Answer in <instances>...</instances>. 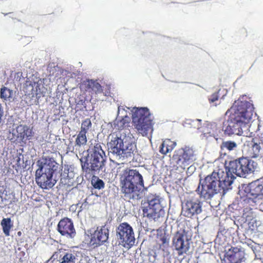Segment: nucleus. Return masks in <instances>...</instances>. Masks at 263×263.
Wrapping results in <instances>:
<instances>
[{
  "label": "nucleus",
  "mask_w": 263,
  "mask_h": 263,
  "mask_svg": "<svg viewBox=\"0 0 263 263\" xmlns=\"http://www.w3.org/2000/svg\"><path fill=\"white\" fill-rule=\"evenodd\" d=\"M234 175H230L222 170L214 171L203 180H200L199 184L196 191L200 197L208 200L221 191L228 190L234 179Z\"/></svg>",
  "instance_id": "f257e3e1"
},
{
  "label": "nucleus",
  "mask_w": 263,
  "mask_h": 263,
  "mask_svg": "<svg viewBox=\"0 0 263 263\" xmlns=\"http://www.w3.org/2000/svg\"><path fill=\"white\" fill-rule=\"evenodd\" d=\"M234 112L228 120V125L223 129L225 134L229 136L242 133V125L249 122L253 116V105L248 101H235L232 109Z\"/></svg>",
  "instance_id": "f03ea898"
},
{
  "label": "nucleus",
  "mask_w": 263,
  "mask_h": 263,
  "mask_svg": "<svg viewBox=\"0 0 263 263\" xmlns=\"http://www.w3.org/2000/svg\"><path fill=\"white\" fill-rule=\"evenodd\" d=\"M39 168L35 172L37 184L43 189L52 188L57 181L52 178L58 164L52 158H45L42 161H38Z\"/></svg>",
  "instance_id": "7ed1b4c3"
},
{
  "label": "nucleus",
  "mask_w": 263,
  "mask_h": 263,
  "mask_svg": "<svg viewBox=\"0 0 263 263\" xmlns=\"http://www.w3.org/2000/svg\"><path fill=\"white\" fill-rule=\"evenodd\" d=\"M122 192L125 195H130L139 192L144 187L143 177L138 171L126 168L120 178Z\"/></svg>",
  "instance_id": "20e7f679"
},
{
  "label": "nucleus",
  "mask_w": 263,
  "mask_h": 263,
  "mask_svg": "<svg viewBox=\"0 0 263 263\" xmlns=\"http://www.w3.org/2000/svg\"><path fill=\"white\" fill-rule=\"evenodd\" d=\"M133 122L135 128L142 136H147L153 131V123L149 109L147 107H134Z\"/></svg>",
  "instance_id": "39448f33"
},
{
  "label": "nucleus",
  "mask_w": 263,
  "mask_h": 263,
  "mask_svg": "<svg viewBox=\"0 0 263 263\" xmlns=\"http://www.w3.org/2000/svg\"><path fill=\"white\" fill-rule=\"evenodd\" d=\"M254 164L256 163L253 161L247 158H239L229 162L226 168L228 171L226 172L229 173L230 175L234 174L239 177H246L255 171Z\"/></svg>",
  "instance_id": "423d86ee"
},
{
  "label": "nucleus",
  "mask_w": 263,
  "mask_h": 263,
  "mask_svg": "<svg viewBox=\"0 0 263 263\" xmlns=\"http://www.w3.org/2000/svg\"><path fill=\"white\" fill-rule=\"evenodd\" d=\"M106 156L102 149L100 143H96L92 149V153L83 164L82 168L86 172H97L100 171L104 165Z\"/></svg>",
  "instance_id": "0eeeda50"
},
{
  "label": "nucleus",
  "mask_w": 263,
  "mask_h": 263,
  "mask_svg": "<svg viewBox=\"0 0 263 263\" xmlns=\"http://www.w3.org/2000/svg\"><path fill=\"white\" fill-rule=\"evenodd\" d=\"M116 236L119 243L125 248L130 249L135 244L134 232L132 227L127 222H122L117 227Z\"/></svg>",
  "instance_id": "6e6552de"
},
{
  "label": "nucleus",
  "mask_w": 263,
  "mask_h": 263,
  "mask_svg": "<svg viewBox=\"0 0 263 263\" xmlns=\"http://www.w3.org/2000/svg\"><path fill=\"white\" fill-rule=\"evenodd\" d=\"M141 208L143 217L149 220H156L164 214V210L158 197L149 198L147 202L142 204Z\"/></svg>",
  "instance_id": "1a4fd4ad"
},
{
  "label": "nucleus",
  "mask_w": 263,
  "mask_h": 263,
  "mask_svg": "<svg viewBox=\"0 0 263 263\" xmlns=\"http://www.w3.org/2000/svg\"><path fill=\"white\" fill-rule=\"evenodd\" d=\"M202 202L197 198L190 196L182 203V213L187 218H192L202 212Z\"/></svg>",
  "instance_id": "9d476101"
},
{
  "label": "nucleus",
  "mask_w": 263,
  "mask_h": 263,
  "mask_svg": "<svg viewBox=\"0 0 263 263\" xmlns=\"http://www.w3.org/2000/svg\"><path fill=\"white\" fill-rule=\"evenodd\" d=\"M194 156L193 149L185 146L175 152V154L173 155V159L177 165L184 168L194 161Z\"/></svg>",
  "instance_id": "9b49d317"
},
{
  "label": "nucleus",
  "mask_w": 263,
  "mask_h": 263,
  "mask_svg": "<svg viewBox=\"0 0 263 263\" xmlns=\"http://www.w3.org/2000/svg\"><path fill=\"white\" fill-rule=\"evenodd\" d=\"M80 89L90 96L91 99L98 100V96L103 93L102 86L97 80H86L80 84Z\"/></svg>",
  "instance_id": "f8f14e48"
},
{
  "label": "nucleus",
  "mask_w": 263,
  "mask_h": 263,
  "mask_svg": "<svg viewBox=\"0 0 263 263\" xmlns=\"http://www.w3.org/2000/svg\"><path fill=\"white\" fill-rule=\"evenodd\" d=\"M109 231L104 225L98 227L91 234L90 243L94 247H98L106 242L109 237Z\"/></svg>",
  "instance_id": "ddd939ff"
},
{
  "label": "nucleus",
  "mask_w": 263,
  "mask_h": 263,
  "mask_svg": "<svg viewBox=\"0 0 263 263\" xmlns=\"http://www.w3.org/2000/svg\"><path fill=\"white\" fill-rule=\"evenodd\" d=\"M224 256L228 263H242L246 260L245 252L238 247H231L225 252Z\"/></svg>",
  "instance_id": "4468645a"
},
{
  "label": "nucleus",
  "mask_w": 263,
  "mask_h": 263,
  "mask_svg": "<svg viewBox=\"0 0 263 263\" xmlns=\"http://www.w3.org/2000/svg\"><path fill=\"white\" fill-rule=\"evenodd\" d=\"M57 230L62 235L70 238L74 237L76 233L72 220L67 217L62 219L59 222Z\"/></svg>",
  "instance_id": "2eb2a0df"
},
{
  "label": "nucleus",
  "mask_w": 263,
  "mask_h": 263,
  "mask_svg": "<svg viewBox=\"0 0 263 263\" xmlns=\"http://www.w3.org/2000/svg\"><path fill=\"white\" fill-rule=\"evenodd\" d=\"M183 233H177L173 238V245L175 249L178 251L179 255L186 253L190 248L189 239L184 240L185 234Z\"/></svg>",
  "instance_id": "dca6fc26"
},
{
  "label": "nucleus",
  "mask_w": 263,
  "mask_h": 263,
  "mask_svg": "<svg viewBox=\"0 0 263 263\" xmlns=\"http://www.w3.org/2000/svg\"><path fill=\"white\" fill-rule=\"evenodd\" d=\"M33 134V132L29 126L23 124L18 125L13 133V135L16 137L17 139L21 141L31 139Z\"/></svg>",
  "instance_id": "f3484780"
},
{
  "label": "nucleus",
  "mask_w": 263,
  "mask_h": 263,
  "mask_svg": "<svg viewBox=\"0 0 263 263\" xmlns=\"http://www.w3.org/2000/svg\"><path fill=\"white\" fill-rule=\"evenodd\" d=\"M124 143L121 137L113 134L111 136L110 141L107 143L108 148L110 153L118 156L122 148L123 147Z\"/></svg>",
  "instance_id": "a211bd4d"
},
{
  "label": "nucleus",
  "mask_w": 263,
  "mask_h": 263,
  "mask_svg": "<svg viewBox=\"0 0 263 263\" xmlns=\"http://www.w3.org/2000/svg\"><path fill=\"white\" fill-rule=\"evenodd\" d=\"M136 150L137 147L135 143L125 141L118 157L122 160L130 159L136 152Z\"/></svg>",
  "instance_id": "6ab92c4d"
},
{
  "label": "nucleus",
  "mask_w": 263,
  "mask_h": 263,
  "mask_svg": "<svg viewBox=\"0 0 263 263\" xmlns=\"http://www.w3.org/2000/svg\"><path fill=\"white\" fill-rule=\"evenodd\" d=\"M248 195L254 198L263 199V183L255 181L250 183L246 188Z\"/></svg>",
  "instance_id": "aec40b11"
},
{
  "label": "nucleus",
  "mask_w": 263,
  "mask_h": 263,
  "mask_svg": "<svg viewBox=\"0 0 263 263\" xmlns=\"http://www.w3.org/2000/svg\"><path fill=\"white\" fill-rule=\"evenodd\" d=\"M157 245L159 246V250H161L163 252L167 251L169 246L168 235L165 233H161L157 236Z\"/></svg>",
  "instance_id": "412c9836"
},
{
  "label": "nucleus",
  "mask_w": 263,
  "mask_h": 263,
  "mask_svg": "<svg viewBox=\"0 0 263 263\" xmlns=\"http://www.w3.org/2000/svg\"><path fill=\"white\" fill-rule=\"evenodd\" d=\"M15 92L12 89L2 86L0 89V98L4 101L11 102L13 100Z\"/></svg>",
  "instance_id": "4be33fe9"
},
{
  "label": "nucleus",
  "mask_w": 263,
  "mask_h": 263,
  "mask_svg": "<svg viewBox=\"0 0 263 263\" xmlns=\"http://www.w3.org/2000/svg\"><path fill=\"white\" fill-rule=\"evenodd\" d=\"M40 85L35 82H27L26 90V92L32 97L37 96L40 93Z\"/></svg>",
  "instance_id": "5701e85b"
},
{
  "label": "nucleus",
  "mask_w": 263,
  "mask_h": 263,
  "mask_svg": "<svg viewBox=\"0 0 263 263\" xmlns=\"http://www.w3.org/2000/svg\"><path fill=\"white\" fill-rule=\"evenodd\" d=\"M129 121L130 119L126 115L121 119L117 118L114 122V127L118 130H122L128 126Z\"/></svg>",
  "instance_id": "b1692460"
},
{
  "label": "nucleus",
  "mask_w": 263,
  "mask_h": 263,
  "mask_svg": "<svg viewBox=\"0 0 263 263\" xmlns=\"http://www.w3.org/2000/svg\"><path fill=\"white\" fill-rule=\"evenodd\" d=\"M201 120L187 119L184 122V126L187 128L196 129L198 130L202 128Z\"/></svg>",
  "instance_id": "393cba45"
},
{
  "label": "nucleus",
  "mask_w": 263,
  "mask_h": 263,
  "mask_svg": "<svg viewBox=\"0 0 263 263\" xmlns=\"http://www.w3.org/2000/svg\"><path fill=\"white\" fill-rule=\"evenodd\" d=\"M1 224L4 233L6 236H9L10 235V230L13 227V224L11 223V220L10 218H3L1 221Z\"/></svg>",
  "instance_id": "a878e982"
},
{
  "label": "nucleus",
  "mask_w": 263,
  "mask_h": 263,
  "mask_svg": "<svg viewBox=\"0 0 263 263\" xmlns=\"http://www.w3.org/2000/svg\"><path fill=\"white\" fill-rule=\"evenodd\" d=\"M87 142L86 134L79 132L75 140V145L78 147L84 146Z\"/></svg>",
  "instance_id": "bb28decb"
},
{
  "label": "nucleus",
  "mask_w": 263,
  "mask_h": 263,
  "mask_svg": "<svg viewBox=\"0 0 263 263\" xmlns=\"http://www.w3.org/2000/svg\"><path fill=\"white\" fill-rule=\"evenodd\" d=\"M77 255L71 252H66L60 259V263H76Z\"/></svg>",
  "instance_id": "cd10ccee"
},
{
  "label": "nucleus",
  "mask_w": 263,
  "mask_h": 263,
  "mask_svg": "<svg viewBox=\"0 0 263 263\" xmlns=\"http://www.w3.org/2000/svg\"><path fill=\"white\" fill-rule=\"evenodd\" d=\"M260 145L254 142L249 150V155L251 158H257L260 154Z\"/></svg>",
  "instance_id": "c85d7f7f"
},
{
  "label": "nucleus",
  "mask_w": 263,
  "mask_h": 263,
  "mask_svg": "<svg viewBox=\"0 0 263 263\" xmlns=\"http://www.w3.org/2000/svg\"><path fill=\"white\" fill-rule=\"evenodd\" d=\"M92 123L89 118H86L83 120L81 123L80 130L79 132L86 134L91 130Z\"/></svg>",
  "instance_id": "c756f323"
},
{
  "label": "nucleus",
  "mask_w": 263,
  "mask_h": 263,
  "mask_svg": "<svg viewBox=\"0 0 263 263\" xmlns=\"http://www.w3.org/2000/svg\"><path fill=\"white\" fill-rule=\"evenodd\" d=\"M91 184L96 189L101 190L105 187L103 181L97 176H93L91 180Z\"/></svg>",
  "instance_id": "7c9ffc66"
},
{
  "label": "nucleus",
  "mask_w": 263,
  "mask_h": 263,
  "mask_svg": "<svg viewBox=\"0 0 263 263\" xmlns=\"http://www.w3.org/2000/svg\"><path fill=\"white\" fill-rule=\"evenodd\" d=\"M237 144L236 142L232 141H227L222 142L220 148L221 149H227L229 151H232L236 148Z\"/></svg>",
  "instance_id": "2f4dec72"
},
{
  "label": "nucleus",
  "mask_w": 263,
  "mask_h": 263,
  "mask_svg": "<svg viewBox=\"0 0 263 263\" xmlns=\"http://www.w3.org/2000/svg\"><path fill=\"white\" fill-rule=\"evenodd\" d=\"M161 144L166 147V152H171L176 146V143L170 139L165 140Z\"/></svg>",
  "instance_id": "473e14b6"
},
{
  "label": "nucleus",
  "mask_w": 263,
  "mask_h": 263,
  "mask_svg": "<svg viewBox=\"0 0 263 263\" xmlns=\"http://www.w3.org/2000/svg\"><path fill=\"white\" fill-rule=\"evenodd\" d=\"M218 93V92H215L209 96L208 99L210 103H213L218 100L219 97Z\"/></svg>",
  "instance_id": "72a5a7b5"
},
{
  "label": "nucleus",
  "mask_w": 263,
  "mask_h": 263,
  "mask_svg": "<svg viewBox=\"0 0 263 263\" xmlns=\"http://www.w3.org/2000/svg\"><path fill=\"white\" fill-rule=\"evenodd\" d=\"M88 205V202H87V199H85L83 202H81L79 201L77 204V206H80V210L78 211V213L82 211L84 209L87 208Z\"/></svg>",
  "instance_id": "f704fd0d"
},
{
  "label": "nucleus",
  "mask_w": 263,
  "mask_h": 263,
  "mask_svg": "<svg viewBox=\"0 0 263 263\" xmlns=\"http://www.w3.org/2000/svg\"><path fill=\"white\" fill-rule=\"evenodd\" d=\"M166 147L161 144L160 146L159 152L162 154L166 155L167 153H170V152H166Z\"/></svg>",
  "instance_id": "c9c22d12"
},
{
  "label": "nucleus",
  "mask_w": 263,
  "mask_h": 263,
  "mask_svg": "<svg viewBox=\"0 0 263 263\" xmlns=\"http://www.w3.org/2000/svg\"><path fill=\"white\" fill-rule=\"evenodd\" d=\"M121 110L124 111V109L123 108L122 106H120L118 107V115H119V114H120V112Z\"/></svg>",
  "instance_id": "e433bc0d"
},
{
  "label": "nucleus",
  "mask_w": 263,
  "mask_h": 263,
  "mask_svg": "<svg viewBox=\"0 0 263 263\" xmlns=\"http://www.w3.org/2000/svg\"><path fill=\"white\" fill-rule=\"evenodd\" d=\"M17 234H18V235H20L21 234V232H18Z\"/></svg>",
  "instance_id": "4c0bfd02"
},
{
  "label": "nucleus",
  "mask_w": 263,
  "mask_h": 263,
  "mask_svg": "<svg viewBox=\"0 0 263 263\" xmlns=\"http://www.w3.org/2000/svg\"><path fill=\"white\" fill-rule=\"evenodd\" d=\"M126 161H124V162H122V163H125V162H126Z\"/></svg>",
  "instance_id": "58836bf2"
}]
</instances>
